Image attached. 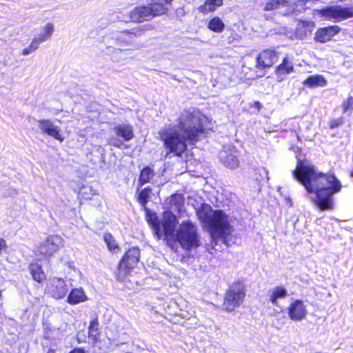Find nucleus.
<instances>
[{"instance_id": "obj_41", "label": "nucleus", "mask_w": 353, "mask_h": 353, "mask_svg": "<svg viewBox=\"0 0 353 353\" xmlns=\"http://www.w3.org/2000/svg\"><path fill=\"white\" fill-rule=\"evenodd\" d=\"M289 203H290V205H292L291 200L288 199Z\"/></svg>"}, {"instance_id": "obj_8", "label": "nucleus", "mask_w": 353, "mask_h": 353, "mask_svg": "<svg viewBox=\"0 0 353 353\" xmlns=\"http://www.w3.org/2000/svg\"><path fill=\"white\" fill-rule=\"evenodd\" d=\"M141 31L125 30L117 32L112 34L108 41V45H112L119 48H129L134 47V37L140 36Z\"/></svg>"}, {"instance_id": "obj_30", "label": "nucleus", "mask_w": 353, "mask_h": 353, "mask_svg": "<svg viewBox=\"0 0 353 353\" xmlns=\"http://www.w3.org/2000/svg\"><path fill=\"white\" fill-rule=\"evenodd\" d=\"M104 241L108 246V250L114 253L118 252L119 247L117 245L115 239L110 234H105L104 235Z\"/></svg>"}, {"instance_id": "obj_28", "label": "nucleus", "mask_w": 353, "mask_h": 353, "mask_svg": "<svg viewBox=\"0 0 353 353\" xmlns=\"http://www.w3.org/2000/svg\"><path fill=\"white\" fill-rule=\"evenodd\" d=\"M154 176V171L150 167L144 168L140 174L139 184L140 186L148 183L150 179Z\"/></svg>"}, {"instance_id": "obj_7", "label": "nucleus", "mask_w": 353, "mask_h": 353, "mask_svg": "<svg viewBox=\"0 0 353 353\" xmlns=\"http://www.w3.org/2000/svg\"><path fill=\"white\" fill-rule=\"evenodd\" d=\"M63 239L59 235H50L37 248L36 255L43 258L52 256L63 246Z\"/></svg>"}, {"instance_id": "obj_27", "label": "nucleus", "mask_w": 353, "mask_h": 353, "mask_svg": "<svg viewBox=\"0 0 353 353\" xmlns=\"http://www.w3.org/2000/svg\"><path fill=\"white\" fill-rule=\"evenodd\" d=\"M222 4L223 0H206L205 3L199 8V10L201 12L206 14L215 10L217 7Z\"/></svg>"}, {"instance_id": "obj_39", "label": "nucleus", "mask_w": 353, "mask_h": 353, "mask_svg": "<svg viewBox=\"0 0 353 353\" xmlns=\"http://www.w3.org/2000/svg\"><path fill=\"white\" fill-rule=\"evenodd\" d=\"M6 248V241L3 239H0V253Z\"/></svg>"}, {"instance_id": "obj_16", "label": "nucleus", "mask_w": 353, "mask_h": 353, "mask_svg": "<svg viewBox=\"0 0 353 353\" xmlns=\"http://www.w3.org/2000/svg\"><path fill=\"white\" fill-rule=\"evenodd\" d=\"M48 288L52 296L57 299L65 297L68 292L65 281L60 278H52Z\"/></svg>"}, {"instance_id": "obj_18", "label": "nucleus", "mask_w": 353, "mask_h": 353, "mask_svg": "<svg viewBox=\"0 0 353 353\" xmlns=\"http://www.w3.org/2000/svg\"><path fill=\"white\" fill-rule=\"evenodd\" d=\"M39 128L43 133L47 134L61 142L63 141V137L60 134V128L54 125L50 120L43 119L39 121Z\"/></svg>"}, {"instance_id": "obj_12", "label": "nucleus", "mask_w": 353, "mask_h": 353, "mask_svg": "<svg viewBox=\"0 0 353 353\" xmlns=\"http://www.w3.org/2000/svg\"><path fill=\"white\" fill-rule=\"evenodd\" d=\"M220 161L228 168L235 169L239 166V152L232 145L224 146L219 152Z\"/></svg>"}, {"instance_id": "obj_37", "label": "nucleus", "mask_w": 353, "mask_h": 353, "mask_svg": "<svg viewBox=\"0 0 353 353\" xmlns=\"http://www.w3.org/2000/svg\"><path fill=\"white\" fill-rule=\"evenodd\" d=\"M343 123V119L342 117H339L337 119H332L330 121V126L331 128H338L342 125Z\"/></svg>"}, {"instance_id": "obj_22", "label": "nucleus", "mask_w": 353, "mask_h": 353, "mask_svg": "<svg viewBox=\"0 0 353 353\" xmlns=\"http://www.w3.org/2000/svg\"><path fill=\"white\" fill-rule=\"evenodd\" d=\"M115 134L124 141H129L134 137L132 127L128 124H119L114 128Z\"/></svg>"}, {"instance_id": "obj_13", "label": "nucleus", "mask_w": 353, "mask_h": 353, "mask_svg": "<svg viewBox=\"0 0 353 353\" xmlns=\"http://www.w3.org/2000/svg\"><path fill=\"white\" fill-rule=\"evenodd\" d=\"M132 48H119L107 44L105 52L114 62H119L131 57Z\"/></svg>"}, {"instance_id": "obj_4", "label": "nucleus", "mask_w": 353, "mask_h": 353, "mask_svg": "<svg viewBox=\"0 0 353 353\" xmlns=\"http://www.w3.org/2000/svg\"><path fill=\"white\" fill-rule=\"evenodd\" d=\"M197 215L212 239H220L226 245H230L229 239L232 228L229 223L228 216L223 211H214L208 206L198 210Z\"/></svg>"}, {"instance_id": "obj_34", "label": "nucleus", "mask_w": 353, "mask_h": 353, "mask_svg": "<svg viewBox=\"0 0 353 353\" xmlns=\"http://www.w3.org/2000/svg\"><path fill=\"white\" fill-rule=\"evenodd\" d=\"M183 203V198L180 194H174L171 196L170 204L171 208L175 210H181V208Z\"/></svg>"}, {"instance_id": "obj_25", "label": "nucleus", "mask_w": 353, "mask_h": 353, "mask_svg": "<svg viewBox=\"0 0 353 353\" xmlns=\"http://www.w3.org/2000/svg\"><path fill=\"white\" fill-rule=\"evenodd\" d=\"M30 272L33 279L41 283L46 279V274L41 269V266L37 263H31L29 267Z\"/></svg>"}, {"instance_id": "obj_3", "label": "nucleus", "mask_w": 353, "mask_h": 353, "mask_svg": "<svg viewBox=\"0 0 353 353\" xmlns=\"http://www.w3.org/2000/svg\"><path fill=\"white\" fill-rule=\"evenodd\" d=\"M162 222L164 236L167 240H176L181 248L186 250L200 245L197 227L191 221H183L176 230L178 223L176 216L170 211H166L163 214Z\"/></svg>"}, {"instance_id": "obj_5", "label": "nucleus", "mask_w": 353, "mask_h": 353, "mask_svg": "<svg viewBox=\"0 0 353 353\" xmlns=\"http://www.w3.org/2000/svg\"><path fill=\"white\" fill-rule=\"evenodd\" d=\"M172 0H152V3L148 6L135 8L130 12V19L133 21L143 22L152 19L156 16L161 15L166 12V4H169Z\"/></svg>"}, {"instance_id": "obj_38", "label": "nucleus", "mask_w": 353, "mask_h": 353, "mask_svg": "<svg viewBox=\"0 0 353 353\" xmlns=\"http://www.w3.org/2000/svg\"><path fill=\"white\" fill-rule=\"evenodd\" d=\"M70 353H85V351L82 348L77 347L71 350Z\"/></svg>"}, {"instance_id": "obj_2", "label": "nucleus", "mask_w": 353, "mask_h": 353, "mask_svg": "<svg viewBox=\"0 0 353 353\" xmlns=\"http://www.w3.org/2000/svg\"><path fill=\"white\" fill-rule=\"evenodd\" d=\"M206 118L194 108L185 110L179 118V125L168 128L160 132V137L166 149L167 156L173 153L181 156L186 150L187 144H194L203 134V121Z\"/></svg>"}, {"instance_id": "obj_14", "label": "nucleus", "mask_w": 353, "mask_h": 353, "mask_svg": "<svg viewBox=\"0 0 353 353\" xmlns=\"http://www.w3.org/2000/svg\"><path fill=\"white\" fill-rule=\"evenodd\" d=\"M279 59L276 51L267 49L259 54L256 58V65L259 68L271 67Z\"/></svg>"}, {"instance_id": "obj_21", "label": "nucleus", "mask_w": 353, "mask_h": 353, "mask_svg": "<svg viewBox=\"0 0 353 353\" xmlns=\"http://www.w3.org/2000/svg\"><path fill=\"white\" fill-rule=\"evenodd\" d=\"M147 220L154 230L155 235L158 239H161L162 236H164L162 225L163 218L161 220H159L156 214L147 211Z\"/></svg>"}, {"instance_id": "obj_19", "label": "nucleus", "mask_w": 353, "mask_h": 353, "mask_svg": "<svg viewBox=\"0 0 353 353\" xmlns=\"http://www.w3.org/2000/svg\"><path fill=\"white\" fill-rule=\"evenodd\" d=\"M293 70L294 67L292 60H290L288 57H284L282 63L276 67L275 70L278 81H283L285 77L292 72Z\"/></svg>"}, {"instance_id": "obj_40", "label": "nucleus", "mask_w": 353, "mask_h": 353, "mask_svg": "<svg viewBox=\"0 0 353 353\" xmlns=\"http://www.w3.org/2000/svg\"><path fill=\"white\" fill-rule=\"evenodd\" d=\"M47 353H55V352H54V351L53 350L50 349V350L47 352Z\"/></svg>"}, {"instance_id": "obj_23", "label": "nucleus", "mask_w": 353, "mask_h": 353, "mask_svg": "<svg viewBox=\"0 0 353 353\" xmlns=\"http://www.w3.org/2000/svg\"><path fill=\"white\" fill-rule=\"evenodd\" d=\"M88 299L85 292L82 288H74L68 296L67 301L70 305L78 304Z\"/></svg>"}, {"instance_id": "obj_1", "label": "nucleus", "mask_w": 353, "mask_h": 353, "mask_svg": "<svg viewBox=\"0 0 353 353\" xmlns=\"http://www.w3.org/2000/svg\"><path fill=\"white\" fill-rule=\"evenodd\" d=\"M292 174L308 192L315 193L314 203L320 210L332 208L333 195L341 189V182L334 174L319 172L308 161L301 160Z\"/></svg>"}, {"instance_id": "obj_33", "label": "nucleus", "mask_w": 353, "mask_h": 353, "mask_svg": "<svg viewBox=\"0 0 353 353\" xmlns=\"http://www.w3.org/2000/svg\"><path fill=\"white\" fill-rule=\"evenodd\" d=\"M151 192V188L147 187L143 189L139 194L138 201L144 208H145V205L148 202V199Z\"/></svg>"}, {"instance_id": "obj_20", "label": "nucleus", "mask_w": 353, "mask_h": 353, "mask_svg": "<svg viewBox=\"0 0 353 353\" xmlns=\"http://www.w3.org/2000/svg\"><path fill=\"white\" fill-rule=\"evenodd\" d=\"M314 28V23L308 21H299L296 28V37L299 39H304L309 37Z\"/></svg>"}, {"instance_id": "obj_6", "label": "nucleus", "mask_w": 353, "mask_h": 353, "mask_svg": "<svg viewBox=\"0 0 353 353\" xmlns=\"http://www.w3.org/2000/svg\"><path fill=\"white\" fill-rule=\"evenodd\" d=\"M245 296L243 285L239 283L233 284L225 294L223 304L224 310L228 312L233 311L241 305Z\"/></svg>"}, {"instance_id": "obj_31", "label": "nucleus", "mask_w": 353, "mask_h": 353, "mask_svg": "<svg viewBox=\"0 0 353 353\" xmlns=\"http://www.w3.org/2000/svg\"><path fill=\"white\" fill-rule=\"evenodd\" d=\"M288 1L285 0H270L266 2L264 10L271 11L279 8L281 6H285Z\"/></svg>"}, {"instance_id": "obj_29", "label": "nucleus", "mask_w": 353, "mask_h": 353, "mask_svg": "<svg viewBox=\"0 0 353 353\" xmlns=\"http://www.w3.org/2000/svg\"><path fill=\"white\" fill-rule=\"evenodd\" d=\"M208 27L214 32H221L224 29L225 25L220 18L214 17L209 21Z\"/></svg>"}, {"instance_id": "obj_17", "label": "nucleus", "mask_w": 353, "mask_h": 353, "mask_svg": "<svg viewBox=\"0 0 353 353\" xmlns=\"http://www.w3.org/2000/svg\"><path fill=\"white\" fill-rule=\"evenodd\" d=\"M341 30L339 26L335 25L319 28L315 33L314 39L318 42L325 43L339 34Z\"/></svg>"}, {"instance_id": "obj_42", "label": "nucleus", "mask_w": 353, "mask_h": 353, "mask_svg": "<svg viewBox=\"0 0 353 353\" xmlns=\"http://www.w3.org/2000/svg\"><path fill=\"white\" fill-rule=\"evenodd\" d=\"M1 290H0V297L1 296Z\"/></svg>"}, {"instance_id": "obj_9", "label": "nucleus", "mask_w": 353, "mask_h": 353, "mask_svg": "<svg viewBox=\"0 0 353 353\" xmlns=\"http://www.w3.org/2000/svg\"><path fill=\"white\" fill-rule=\"evenodd\" d=\"M140 250L137 248H132L128 250L118 265V279H122L139 262Z\"/></svg>"}, {"instance_id": "obj_36", "label": "nucleus", "mask_w": 353, "mask_h": 353, "mask_svg": "<svg viewBox=\"0 0 353 353\" xmlns=\"http://www.w3.org/2000/svg\"><path fill=\"white\" fill-rule=\"evenodd\" d=\"M108 144L116 148H120L123 145V142L117 138H110L108 140Z\"/></svg>"}, {"instance_id": "obj_35", "label": "nucleus", "mask_w": 353, "mask_h": 353, "mask_svg": "<svg viewBox=\"0 0 353 353\" xmlns=\"http://www.w3.org/2000/svg\"><path fill=\"white\" fill-rule=\"evenodd\" d=\"M343 112H351L353 110V97H350L347 100L344 101L342 104Z\"/></svg>"}, {"instance_id": "obj_15", "label": "nucleus", "mask_w": 353, "mask_h": 353, "mask_svg": "<svg viewBox=\"0 0 353 353\" xmlns=\"http://www.w3.org/2000/svg\"><path fill=\"white\" fill-rule=\"evenodd\" d=\"M290 319L294 321H299L305 318L307 311L306 306L301 300L292 301L288 307Z\"/></svg>"}, {"instance_id": "obj_24", "label": "nucleus", "mask_w": 353, "mask_h": 353, "mask_svg": "<svg viewBox=\"0 0 353 353\" xmlns=\"http://www.w3.org/2000/svg\"><path fill=\"white\" fill-rule=\"evenodd\" d=\"M303 85L310 88L324 87L327 81L322 75H310L303 81Z\"/></svg>"}, {"instance_id": "obj_26", "label": "nucleus", "mask_w": 353, "mask_h": 353, "mask_svg": "<svg viewBox=\"0 0 353 353\" xmlns=\"http://www.w3.org/2000/svg\"><path fill=\"white\" fill-rule=\"evenodd\" d=\"M287 295L288 292L285 288L283 287L277 286L272 290L271 294L270 296V301L272 304L276 305L279 299L285 298Z\"/></svg>"}, {"instance_id": "obj_10", "label": "nucleus", "mask_w": 353, "mask_h": 353, "mask_svg": "<svg viewBox=\"0 0 353 353\" xmlns=\"http://www.w3.org/2000/svg\"><path fill=\"white\" fill-rule=\"evenodd\" d=\"M321 14L327 19L333 20L334 22L341 21L353 17V7L328 6L321 10Z\"/></svg>"}, {"instance_id": "obj_11", "label": "nucleus", "mask_w": 353, "mask_h": 353, "mask_svg": "<svg viewBox=\"0 0 353 353\" xmlns=\"http://www.w3.org/2000/svg\"><path fill=\"white\" fill-rule=\"evenodd\" d=\"M54 30V25L52 23H48L42 29V32L36 36L32 40L31 43L22 50L23 55H28L34 52L39 45L49 40Z\"/></svg>"}, {"instance_id": "obj_32", "label": "nucleus", "mask_w": 353, "mask_h": 353, "mask_svg": "<svg viewBox=\"0 0 353 353\" xmlns=\"http://www.w3.org/2000/svg\"><path fill=\"white\" fill-rule=\"evenodd\" d=\"M98 321L94 319L90 322L89 328H88V335L90 339L94 341H97V338L99 335V328H98Z\"/></svg>"}]
</instances>
